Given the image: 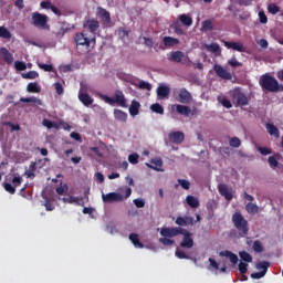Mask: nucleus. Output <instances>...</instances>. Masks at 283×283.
<instances>
[{
  "mask_svg": "<svg viewBox=\"0 0 283 283\" xmlns=\"http://www.w3.org/2000/svg\"><path fill=\"white\" fill-rule=\"evenodd\" d=\"M259 85L263 92H271L272 94L275 92H283V85H280V82H277L275 77L269 74H263L260 77Z\"/></svg>",
  "mask_w": 283,
  "mask_h": 283,
  "instance_id": "obj_1",
  "label": "nucleus"
},
{
  "mask_svg": "<svg viewBox=\"0 0 283 283\" xmlns=\"http://www.w3.org/2000/svg\"><path fill=\"white\" fill-rule=\"evenodd\" d=\"M232 222L235 229L239 231L241 238H245V235H249V221L244 219V216H242L241 212H235L232 216Z\"/></svg>",
  "mask_w": 283,
  "mask_h": 283,
  "instance_id": "obj_2",
  "label": "nucleus"
},
{
  "mask_svg": "<svg viewBox=\"0 0 283 283\" xmlns=\"http://www.w3.org/2000/svg\"><path fill=\"white\" fill-rule=\"evenodd\" d=\"M115 97H109L107 95H99V98L102 101H105L108 105H119V107H127V99H125V94H123V91L117 90L115 91Z\"/></svg>",
  "mask_w": 283,
  "mask_h": 283,
  "instance_id": "obj_3",
  "label": "nucleus"
},
{
  "mask_svg": "<svg viewBox=\"0 0 283 283\" xmlns=\"http://www.w3.org/2000/svg\"><path fill=\"white\" fill-rule=\"evenodd\" d=\"M6 180H8L9 182L4 181L2 184L3 189L8 193H11V196H14L17 193V187H21V182H23V177L19 176V174H13L12 179L10 177H7Z\"/></svg>",
  "mask_w": 283,
  "mask_h": 283,
  "instance_id": "obj_4",
  "label": "nucleus"
},
{
  "mask_svg": "<svg viewBox=\"0 0 283 283\" xmlns=\"http://www.w3.org/2000/svg\"><path fill=\"white\" fill-rule=\"evenodd\" d=\"M32 25L40 28L41 30H50V24H48V15L39 12H33L31 15Z\"/></svg>",
  "mask_w": 283,
  "mask_h": 283,
  "instance_id": "obj_5",
  "label": "nucleus"
},
{
  "mask_svg": "<svg viewBox=\"0 0 283 283\" xmlns=\"http://www.w3.org/2000/svg\"><path fill=\"white\" fill-rule=\"evenodd\" d=\"M231 98L235 107H244L249 105V97L238 88L231 92Z\"/></svg>",
  "mask_w": 283,
  "mask_h": 283,
  "instance_id": "obj_6",
  "label": "nucleus"
},
{
  "mask_svg": "<svg viewBox=\"0 0 283 283\" xmlns=\"http://www.w3.org/2000/svg\"><path fill=\"white\" fill-rule=\"evenodd\" d=\"M179 235H184L180 242L181 249H193V233L189 232V230L185 228H181Z\"/></svg>",
  "mask_w": 283,
  "mask_h": 283,
  "instance_id": "obj_7",
  "label": "nucleus"
},
{
  "mask_svg": "<svg viewBox=\"0 0 283 283\" xmlns=\"http://www.w3.org/2000/svg\"><path fill=\"white\" fill-rule=\"evenodd\" d=\"M75 43L76 45H85V48H90V45H96V38L87 36L85 33H76L75 34Z\"/></svg>",
  "mask_w": 283,
  "mask_h": 283,
  "instance_id": "obj_8",
  "label": "nucleus"
},
{
  "mask_svg": "<svg viewBox=\"0 0 283 283\" xmlns=\"http://www.w3.org/2000/svg\"><path fill=\"white\" fill-rule=\"evenodd\" d=\"M103 202H106L108 205H112V202H123L125 200V197L118 192H108L102 195Z\"/></svg>",
  "mask_w": 283,
  "mask_h": 283,
  "instance_id": "obj_9",
  "label": "nucleus"
},
{
  "mask_svg": "<svg viewBox=\"0 0 283 283\" xmlns=\"http://www.w3.org/2000/svg\"><path fill=\"white\" fill-rule=\"evenodd\" d=\"M213 71L216 72L217 76L223 81H231V78H233V75L220 64H214Z\"/></svg>",
  "mask_w": 283,
  "mask_h": 283,
  "instance_id": "obj_10",
  "label": "nucleus"
},
{
  "mask_svg": "<svg viewBox=\"0 0 283 283\" xmlns=\"http://www.w3.org/2000/svg\"><path fill=\"white\" fill-rule=\"evenodd\" d=\"M180 231H182V228L180 227L161 228L160 235H163V238H176L177 235H180Z\"/></svg>",
  "mask_w": 283,
  "mask_h": 283,
  "instance_id": "obj_11",
  "label": "nucleus"
},
{
  "mask_svg": "<svg viewBox=\"0 0 283 283\" xmlns=\"http://www.w3.org/2000/svg\"><path fill=\"white\" fill-rule=\"evenodd\" d=\"M168 138L175 145H180L181 143H185V133H182L180 130L171 132L168 134Z\"/></svg>",
  "mask_w": 283,
  "mask_h": 283,
  "instance_id": "obj_12",
  "label": "nucleus"
},
{
  "mask_svg": "<svg viewBox=\"0 0 283 283\" xmlns=\"http://www.w3.org/2000/svg\"><path fill=\"white\" fill-rule=\"evenodd\" d=\"M218 191H219L220 196L226 198V200H228L229 202H230V200H233V192H231L229 190V187L227 185L219 184Z\"/></svg>",
  "mask_w": 283,
  "mask_h": 283,
  "instance_id": "obj_13",
  "label": "nucleus"
},
{
  "mask_svg": "<svg viewBox=\"0 0 283 283\" xmlns=\"http://www.w3.org/2000/svg\"><path fill=\"white\" fill-rule=\"evenodd\" d=\"M223 44L228 50H235V52H247V49L242 42L223 41Z\"/></svg>",
  "mask_w": 283,
  "mask_h": 283,
  "instance_id": "obj_14",
  "label": "nucleus"
},
{
  "mask_svg": "<svg viewBox=\"0 0 283 283\" xmlns=\"http://www.w3.org/2000/svg\"><path fill=\"white\" fill-rule=\"evenodd\" d=\"M0 55L8 65H12V63H14V55H12L7 48L0 49Z\"/></svg>",
  "mask_w": 283,
  "mask_h": 283,
  "instance_id": "obj_15",
  "label": "nucleus"
},
{
  "mask_svg": "<svg viewBox=\"0 0 283 283\" xmlns=\"http://www.w3.org/2000/svg\"><path fill=\"white\" fill-rule=\"evenodd\" d=\"M191 93L187 91V88H180L179 94H178V102L188 104L191 103Z\"/></svg>",
  "mask_w": 283,
  "mask_h": 283,
  "instance_id": "obj_16",
  "label": "nucleus"
},
{
  "mask_svg": "<svg viewBox=\"0 0 283 283\" xmlns=\"http://www.w3.org/2000/svg\"><path fill=\"white\" fill-rule=\"evenodd\" d=\"M84 28H87L94 34L101 28V23L96 19H88L84 22Z\"/></svg>",
  "mask_w": 283,
  "mask_h": 283,
  "instance_id": "obj_17",
  "label": "nucleus"
},
{
  "mask_svg": "<svg viewBox=\"0 0 283 283\" xmlns=\"http://www.w3.org/2000/svg\"><path fill=\"white\" fill-rule=\"evenodd\" d=\"M97 13H98L99 19H102V21L106 25L112 24V15L109 14V12L107 10L103 9L102 7H98Z\"/></svg>",
  "mask_w": 283,
  "mask_h": 283,
  "instance_id": "obj_18",
  "label": "nucleus"
},
{
  "mask_svg": "<svg viewBox=\"0 0 283 283\" xmlns=\"http://www.w3.org/2000/svg\"><path fill=\"white\" fill-rule=\"evenodd\" d=\"M150 163L151 164L146 163V167L154 169L155 171H163V159H151Z\"/></svg>",
  "mask_w": 283,
  "mask_h": 283,
  "instance_id": "obj_19",
  "label": "nucleus"
},
{
  "mask_svg": "<svg viewBox=\"0 0 283 283\" xmlns=\"http://www.w3.org/2000/svg\"><path fill=\"white\" fill-rule=\"evenodd\" d=\"M78 101H81V103L85 107H90V105H93V103H94V98H92V96H90V94H87V93H80Z\"/></svg>",
  "mask_w": 283,
  "mask_h": 283,
  "instance_id": "obj_20",
  "label": "nucleus"
},
{
  "mask_svg": "<svg viewBox=\"0 0 283 283\" xmlns=\"http://www.w3.org/2000/svg\"><path fill=\"white\" fill-rule=\"evenodd\" d=\"M180 43V40L172 36H164L163 38V44L165 48H175V45H178Z\"/></svg>",
  "mask_w": 283,
  "mask_h": 283,
  "instance_id": "obj_21",
  "label": "nucleus"
},
{
  "mask_svg": "<svg viewBox=\"0 0 283 283\" xmlns=\"http://www.w3.org/2000/svg\"><path fill=\"white\" fill-rule=\"evenodd\" d=\"M182 59H185L182 51H172L170 57H168L172 63H182Z\"/></svg>",
  "mask_w": 283,
  "mask_h": 283,
  "instance_id": "obj_22",
  "label": "nucleus"
},
{
  "mask_svg": "<svg viewBox=\"0 0 283 283\" xmlns=\"http://www.w3.org/2000/svg\"><path fill=\"white\" fill-rule=\"evenodd\" d=\"M128 238L136 249H145V244L140 242V238L137 233H130Z\"/></svg>",
  "mask_w": 283,
  "mask_h": 283,
  "instance_id": "obj_23",
  "label": "nucleus"
},
{
  "mask_svg": "<svg viewBox=\"0 0 283 283\" xmlns=\"http://www.w3.org/2000/svg\"><path fill=\"white\" fill-rule=\"evenodd\" d=\"M220 258H229L230 262L232 264H235L238 262V254H234L233 252L226 250V251H221L219 253Z\"/></svg>",
  "mask_w": 283,
  "mask_h": 283,
  "instance_id": "obj_24",
  "label": "nucleus"
},
{
  "mask_svg": "<svg viewBox=\"0 0 283 283\" xmlns=\"http://www.w3.org/2000/svg\"><path fill=\"white\" fill-rule=\"evenodd\" d=\"M186 202L191 209H198L200 207V201L195 196L188 195L186 197Z\"/></svg>",
  "mask_w": 283,
  "mask_h": 283,
  "instance_id": "obj_25",
  "label": "nucleus"
},
{
  "mask_svg": "<svg viewBox=\"0 0 283 283\" xmlns=\"http://www.w3.org/2000/svg\"><path fill=\"white\" fill-rule=\"evenodd\" d=\"M176 112L179 113L181 116H189L191 114V107L177 104Z\"/></svg>",
  "mask_w": 283,
  "mask_h": 283,
  "instance_id": "obj_26",
  "label": "nucleus"
},
{
  "mask_svg": "<svg viewBox=\"0 0 283 283\" xmlns=\"http://www.w3.org/2000/svg\"><path fill=\"white\" fill-rule=\"evenodd\" d=\"M265 127L270 136H274V138H280V129L275 125L268 123Z\"/></svg>",
  "mask_w": 283,
  "mask_h": 283,
  "instance_id": "obj_27",
  "label": "nucleus"
},
{
  "mask_svg": "<svg viewBox=\"0 0 283 283\" xmlns=\"http://www.w3.org/2000/svg\"><path fill=\"white\" fill-rule=\"evenodd\" d=\"M169 87L165 86V85H160L157 87V96L159 98H167V96H169Z\"/></svg>",
  "mask_w": 283,
  "mask_h": 283,
  "instance_id": "obj_28",
  "label": "nucleus"
},
{
  "mask_svg": "<svg viewBox=\"0 0 283 283\" xmlns=\"http://www.w3.org/2000/svg\"><path fill=\"white\" fill-rule=\"evenodd\" d=\"M140 109V103L138 101H133L129 106L130 116H138Z\"/></svg>",
  "mask_w": 283,
  "mask_h": 283,
  "instance_id": "obj_29",
  "label": "nucleus"
},
{
  "mask_svg": "<svg viewBox=\"0 0 283 283\" xmlns=\"http://www.w3.org/2000/svg\"><path fill=\"white\" fill-rule=\"evenodd\" d=\"M179 21H181L182 25H186V28H191V25H193V19L188 14H180Z\"/></svg>",
  "mask_w": 283,
  "mask_h": 283,
  "instance_id": "obj_30",
  "label": "nucleus"
},
{
  "mask_svg": "<svg viewBox=\"0 0 283 283\" xmlns=\"http://www.w3.org/2000/svg\"><path fill=\"white\" fill-rule=\"evenodd\" d=\"M269 266H271V263H269V261H260L256 263L255 269H258V271H261V273H264L266 275Z\"/></svg>",
  "mask_w": 283,
  "mask_h": 283,
  "instance_id": "obj_31",
  "label": "nucleus"
},
{
  "mask_svg": "<svg viewBox=\"0 0 283 283\" xmlns=\"http://www.w3.org/2000/svg\"><path fill=\"white\" fill-rule=\"evenodd\" d=\"M27 92L30 94H41V86L36 82L29 83L27 86Z\"/></svg>",
  "mask_w": 283,
  "mask_h": 283,
  "instance_id": "obj_32",
  "label": "nucleus"
},
{
  "mask_svg": "<svg viewBox=\"0 0 283 283\" xmlns=\"http://www.w3.org/2000/svg\"><path fill=\"white\" fill-rule=\"evenodd\" d=\"M245 211L252 216H255V213H259L260 207L253 202H249L245 205Z\"/></svg>",
  "mask_w": 283,
  "mask_h": 283,
  "instance_id": "obj_33",
  "label": "nucleus"
},
{
  "mask_svg": "<svg viewBox=\"0 0 283 283\" xmlns=\"http://www.w3.org/2000/svg\"><path fill=\"white\" fill-rule=\"evenodd\" d=\"M114 116L116 120H119L120 123H127V113L123 112L122 109H115Z\"/></svg>",
  "mask_w": 283,
  "mask_h": 283,
  "instance_id": "obj_34",
  "label": "nucleus"
},
{
  "mask_svg": "<svg viewBox=\"0 0 283 283\" xmlns=\"http://www.w3.org/2000/svg\"><path fill=\"white\" fill-rule=\"evenodd\" d=\"M205 48L207 52H212V54H220L221 52L220 44L218 43L206 44Z\"/></svg>",
  "mask_w": 283,
  "mask_h": 283,
  "instance_id": "obj_35",
  "label": "nucleus"
},
{
  "mask_svg": "<svg viewBox=\"0 0 283 283\" xmlns=\"http://www.w3.org/2000/svg\"><path fill=\"white\" fill-rule=\"evenodd\" d=\"M20 103H33L34 105H43V102L35 96L31 97H21Z\"/></svg>",
  "mask_w": 283,
  "mask_h": 283,
  "instance_id": "obj_36",
  "label": "nucleus"
},
{
  "mask_svg": "<svg viewBox=\"0 0 283 283\" xmlns=\"http://www.w3.org/2000/svg\"><path fill=\"white\" fill-rule=\"evenodd\" d=\"M0 39H6V41H10V39H12V33L8 28L0 27Z\"/></svg>",
  "mask_w": 283,
  "mask_h": 283,
  "instance_id": "obj_37",
  "label": "nucleus"
},
{
  "mask_svg": "<svg viewBox=\"0 0 283 283\" xmlns=\"http://www.w3.org/2000/svg\"><path fill=\"white\" fill-rule=\"evenodd\" d=\"M42 125H43V127H46V129H59V124H56L55 122H52L48 118H44L42 120Z\"/></svg>",
  "mask_w": 283,
  "mask_h": 283,
  "instance_id": "obj_38",
  "label": "nucleus"
},
{
  "mask_svg": "<svg viewBox=\"0 0 283 283\" xmlns=\"http://www.w3.org/2000/svg\"><path fill=\"white\" fill-rule=\"evenodd\" d=\"M213 30V22L211 20H205L201 25V32H211Z\"/></svg>",
  "mask_w": 283,
  "mask_h": 283,
  "instance_id": "obj_39",
  "label": "nucleus"
},
{
  "mask_svg": "<svg viewBox=\"0 0 283 283\" xmlns=\"http://www.w3.org/2000/svg\"><path fill=\"white\" fill-rule=\"evenodd\" d=\"M150 109L155 114H160L161 116H163V114H165V107H163V105H160L159 103H155V104L150 105Z\"/></svg>",
  "mask_w": 283,
  "mask_h": 283,
  "instance_id": "obj_40",
  "label": "nucleus"
},
{
  "mask_svg": "<svg viewBox=\"0 0 283 283\" xmlns=\"http://www.w3.org/2000/svg\"><path fill=\"white\" fill-rule=\"evenodd\" d=\"M217 101L227 109H231V107H233V104H231V101L227 99V97L218 96Z\"/></svg>",
  "mask_w": 283,
  "mask_h": 283,
  "instance_id": "obj_41",
  "label": "nucleus"
},
{
  "mask_svg": "<svg viewBox=\"0 0 283 283\" xmlns=\"http://www.w3.org/2000/svg\"><path fill=\"white\" fill-rule=\"evenodd\" d=\"M160 244H164V247H174L176 244V241L168 237H163L159 239Z\"/></svg>",
  "mask_w": 283,
  "mask_h": 283,
  "instance_id": "obj_42",
  "label": "nucleus"
},
{
  "mask_svg": "<svg viewBox=\"0 0 283 283\" xmlns=\"http://www.w3.org/2000/svg\"><path fill=\"white\" fill-rule=\"evenodd\" d=\"M252 249L255 253H263L264 251V245L260 240H256L253 242Z\"/></svg>",
  "mask_w": 283,
  "mask_h": 283,
  "instance_id": "obj_43",
  "label": "nucleus"
},
{
  "mask_svg": "<svg viewBox=\"0 0 283 283\" xmlns=\"http://www.w3.org/2000/svg\"><path fill=\"white\" fill-rule=\"evenodd\" d=\"M239 256L243 262H248V263L253 262V256H251V254L247 251L239 252Z\"/></svg>",
  "mask_w": 283,
  "mask_h": 283,
  "instance_id": "obj_44",
  "label": "nucleus"
},
{
  "mask_svg": "<svg viewBox=\"0 0 283 283\" xmlns=\"http://www.w3.org/2000/svg\"><path fill=\"white\" fill-rule=\"evenodd\" d=\"M229 145L230 147H234L235 149H238L239 147H241L242 140H240V138L238 137H231L229 139Z\"/></svg>",
  "mask_w": 283,
  "mask_h": 283,
  "instance_id": "obj_45",
  "label": "nucleus"
},
{
  "mask_svg": "<svg viewBox=\"0 0 283 283\" xmlns=\"http://www.w3.org/2000/svg\"><path fill=\"white\" fill-rule=\"evenodd\" d=\"M22 78H27V80L39 78V73L36 71H29L22 74Z\"/></svg>",
  "mask_w": 283,
  "mask_h": 283,
  "instance_id": "obj_46",
  "label": "nucleus"
},
{
  "mask_svg": "<svg viewBox=\"0 0 283 283\" xmlns=\"http://www.w3.org/2000/svg\"><path fill=\"white\" fill-rule=\"evenodd\" d=\"M175 255L179 260H191V256H189L188 254L185 253V251L179 250L178 248L176 249Z\"/></svg>",
  "mask_w": 283,
  "mask_h": 283,
  "instance_id": "obj_47",
  "label": "nucleus"
},
{
  "mask_svg": "<svg viewBox=\"0 0 283 283\" xmlns=\"http://www.w3.org/2000/svg\"><path fill=\"white\" fill-rule=\"evenodd\" d=\"M14 67L18 72H24V70H28V65L25 64V62H21V61H15Z\"/></svg>",
  "mask_w": 283,
  "mask_h": 283,
  "instance_id": "obj_48",
  "label": "nucleus"
},
{
  "mask_svg": "<svg viewBox=\"0 0 283 283\" xmlns=\"http://www.w3.org/2000/svg\"><path fill=\"white\" fill-rule=\"evenodd\" d=\"M268 12H270V14H277V12H280V7L275 3H270L268 6Z\"/></svg>",
  "mask_w": 283,
  "mask_h": 283,
  "instance_id": "obj_49",
  "label": "nucleus"
},
{
  "mask_svg": "<svg viewBox=\"0 0 283 283\" xmlns=\"http://www.w3.org/2000/svg\"><path fill=\"white\" fill-rule=\"evenodd\" d=\"M172 30H175V34H178L179 36H182L185 34V31L182 28H180V22H175L172 25Z\"/></svg>",
  "mask_w": 283,
  "mask_h": 283,
  "instance_id": "obj_50",
  "label": "nucleus"
},
{
  "mask_svg": "<svg viewBox=\"0 0 283 283\" xmlns=\"http://www.w3.org/2000/svg\"><path fill=\"white\" fill-rule=\"evenodd\" d=\"M38 67H40V70H43L44 72H54V66L52 64L39 63Z\"/></svg>",
  "mask_w": 283,
  "mask_h": 283,
  "instance_id": "obj_51",
  "label": "nucleus"
},
{
  "mask_svg": "<svg viewBox=\"0 0 283 283\" xmlns=\"http://www.w3.org/2000/svg\"><path fill=\"white\" fill-rule=\"evenodd\" d=\"M139 90H147L148 92H151V84L145 81H140L138 84Z\"/></svg>",
  "mask_w": 283,
  "mask_h": 283,
  "instance_id": "obj_52",
  "label": "nucleus"
},
{
  "mask_svg": "<svg viewBox=\"0 0 283 283\" xmlns=\"http://www.w3.org/2000/svg\"><path fill=\"white\" fill-rule=\"evenodd\" d=\"M138 158H140V156L134 153L128 156V161L130 163V165H138Z\"/></svg>",
  "mask_w": 283,
  "mask_h": 283,
  "instance_id": "obj_53",
  "label": "nucleus"
},
{
  "mask_svg": "<svg viewBox=\"0 0 283 283\" xmlns=\"http://www.w3.org/2000/svg\"><path fill=\"white\" fill-rule=\"evenodd\" d=\"M239 271H240L241 275H245V273L249 271V264L245 262H240Z\"/></svg>",
  "mask_w": 283,
  "mask_h": 283,
  "instance_id": "obj_54",
  "label": "nucleus"
},
{
  "mask_svg": "<svg viewBox=\"0 0 283 283\" xmlns=\"http://www.w3.org/2000/svg\"><path fill=\"white\" fill-rule=\"evenodd\" d=\"M178 184L180 185V187H182V189H186V191H188V189H190L191 187V182L186 179H178Z\"/></svg>",
  "mask_w": 283,
  "mask_h": 283,
  "instance_id": "obj_55",
  "label": "nucleus"
},
{
  "mask_svg": "<svg viewBox=\"0 0 283 283\" xmlns=\"http://www.w3.org/2000/svg\"><path fill=\"white\" fill-rule=\"evenodd\" d=\"M228 65L231 67H242V63L238 61V59L232 57L228 61Z\"/></svg>",
  "mask_w": 283,
  "mask_h": 283,
  "instance_id": "obj_56",
  "label": "nucleus"
},
{
  "mask_svg": "<svg viewBox=\"0 0 283 283\" xmlns=\"http://www.w3.org/2000/svg\"><path fill=\"white\" fill-rule=\"evenodd\" d=\"M175 222L180 227V229H182V227H187L186 217H177Z\"/></svg>",
  "mask_w": 283,
  "mask_h": 283,
  "instance_id": "obj_57",
  "label": "nucleus"
},
{
  "mask_svg": "<svg viewBox=\"0 0 283 283\" xmlns=\"http://www.w3.org/2000/svg\"><path fill=\"white\" fill-rule=\"evenodd\" d=\"M258 151H260L262 156H269L270 154H273V150L268 147H259Z\"/></svg>",
  "mask_w": 283,
  "mask_h": 283,
  "instance_id": "obj_58",
  "label": "nucleus"
},
{
  "mask_svg": "<svg viewBox=\"0 0 283 283\" xmlns=\"http://www.w3.org/2000/svg\"><path fill=\"white\" fill-rule=\"evenodd\" d=\"M259 20H260V23H269V18L266 17V13H264V11H260L259 12Z\"/></svg>",
  "mask_w": 283,
  "mask_h": 283,
  "instance_id": "obj_59",
  "label": "nucleus"
},
{
  "mask_svg": "<svg viewBox=\"0 0 283 283\" xmlns=\"http://www.w3.org/2000/svg\"><path fill=\"white\" fill-rule=\"evenodd\" d=\"M55 191H56V193H57L59 196H63V195L65 193V191H67V185H66V184H65L64 186L61 185L60 187H57V188L55 189Z\"/></svg>",
  "mask_w": 283,
  "mask_h": 283,
  "instance_id": "obj_60",
  "label": "nucleus"
},
{
  "mask_svg": "<svg viewBox=\"0 0 283 283\" xmlns=\"http://www.w3.org/2000/svg\"><path fill=\"white\" fill-rule=\"evenodd\" d=\"M264 275H266L264 272H254L250 275V277H252V280H262V277H264Z\"/></svg>",
  "mask_w": 283,
  "mask_h": 283,
  "instance_id": "obj_61",
  "label": "nucleus"
},
{
  "mask_svg": "<svg viewBox=\"0 0 283 283\" xmlns=\"http://www.w3.org/2000/svg\"><path fill=\"white\" fill-rule=\"evenodd\" d=\"M268 163L270 164L271 167H277V165H280V163L277 161V159H275L274 156H270Z\"/></svg>",
  "mask_w": 283,
  "mask_h": 283,
  "instance_id": "obj_62",
  "label": "nucleus"
},
{
  "mask_svg": "<svg viewBox=\"0 0 283 283\" xmlns=\"http://www.w3.org/2000/svg\"><path fill=\"white\" fill-rule=\"evenodd\" d=\"M134 205H135V207H137V209H143V207H145V200H143V199H135L134 200Z\"/></svg>",
  "mask_w": 283,
  "mask_h": 283,
  "instance_id": "obj_63",
  "label": "nucleus"
},
{
  "mask_svg": "<svg viewBox=\"0 0 283 283\" xmlns=\"http://www.w3.org/2000/svg\"><path fill=\"white\" fill-rule=\"evenodd\" d=\"M55 92L56 94H59V96H61V94H63V84L61 83H55Z\"/></svg>",
  "mask_w": 283,
  "mask_h": 283,
  "instance_id": "obj_64",
  "label": "nucleus"
}]
</instances>
